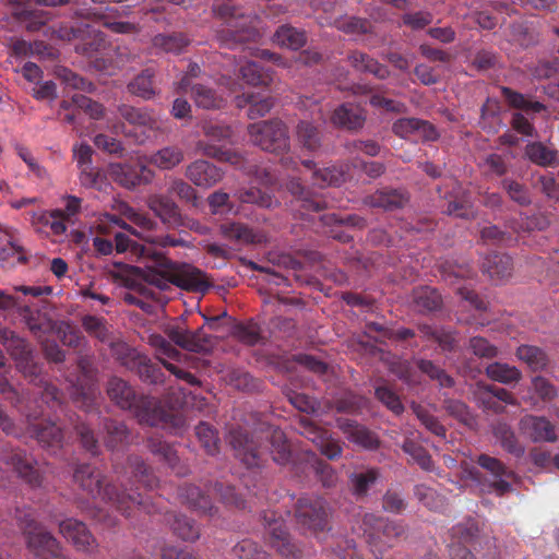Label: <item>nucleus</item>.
Returning a JSON list of instances; mask_svg holds the SVG:
<instances>
[{
    "mask_svg": "<svg viewBox=\"0 0 559 559\" xmlns=\"http://www.w3.org/2000/svg\"><path fill=\"white\" fill-rule=\"evenodd\" d=\"M114 248L117 252H126L130 249L133 254L147 260L144 271L139 266L122 265L120 274H117L121 278H124V275L133 274V272H141L144 281L159 289H167L170 284L193 293H205L210 288L201 270L191 264L174 262L156 248L133 241L127 234L117 233L115 235Z\"/></svg>",
    "mask_w": 559,
    "mask_h": 559,
    "instance_id": "1",
    "label": "nucleus"
},
{
    "mask_svg": "<svg viewBox=\"0 0 559 559\" xmlns=\"http://www.w3.org/2000/svg\"><path fill=\"white\" fill-rule=\"evenodd\" d=\"M227 441L233 447L235 457L249 469L260 468L267 449L276 464L285 465L293 459L292 447L280 428L266 427L260 431H249L240 426L230 427Z\"/></svg>",
    "mask_w": 559,
    "mask_h": 559,
    "instance_id": "2",
    "label": "nucleus"
},
{
    "mask_svg": "<svg viewBox=\"0 0 559 559\" xmlns=\"http://www.w3.org/2000/svg\"><path fill=\"white\" fill-rule=\"evenodd\" d=\"M165 333L167 337L159 334L150 336V344L155 348L157 360L177 378L183 379L190 385H199L200 381L194 374L182 370L177 364L168 361V359H178L180 357L179 349L174 347L171 342L180 348L203 353V350H207L211 346L209 336L203 333L202 329L197 331L188 330L185 322L181 321L171 322L166 325Z\"/></svg>",
    "mask_w": 559,
    "mask_h": 559,
    "instance_id": "3",
    "label": "nucleus"
},
{
    "mask_svg": "<svg viewBox=\"0 0 559 559\" xmlns=\"http://www.w3.org/2000/svg\"><path fill=\"white\" fill-rule=\"evenodd\" d=\"M73 480L88 496L109 502L124 516H131L132 510H142L146 514L156 511V507L150 500V497H143L140 492L119 490L112 483H106L105 475L88 463L76 465Z\"/></svg>",
    "mask_w": 559,
    "mask_h": 559,
    "instance_id": "4",
    "label": "nucleus"
},
{
    "mask_svg": "<svg viewBox=\"0 0 559 559\" xmlns=\"http://www.w3.org/2000/svg\"><path fill=\"white\" fill-rule=\"evenodd\" d=\"M106 391L109 400L122 409H129L141 424L152 427H179L182 418L163 408L155 399L138 394L134 386L120 377H111L107 381Z\"/></svg>",
    "mask_w": 559,
    "mask_h": 559,
    "instance_id": "5",
    "label": "nucleus"
},
{
    "mask_svg": "<svg viewBox=\"0 0 559 559\" xmlns=\"http://www.w3.org/2000/svg\"><path fill=\"white\" fill-rule=\"evenodd\" d=\"M214 11L225 20L216 31V39L224 48L235 49L238 45L257 41L261 37L257 15L242 13L229 2L215 3Z\"/></svg>",
    "mask_w": 559,
    "mask_h": 559,
    "instance_id": "6",
    "label": "nucleus"
},
{
    "mask_svg": "<svg viewBox=\"0 0 559 559\" xmlns=\"http://www.w3.org/2000/svg\"><path fill=\"white\" fill-rule=\"evenodd\" d=\"M362 530L370 551L376 559H382L400 539L406 538L409 528L402 520L367 513L362 515Z\"/></svg>",
    "mask_w": 559,
    "mask_h": 559,
    "instance_id": "7",
    "label": "nucleus"
},
{
    "mask_svg": "<svg viewBox=\"0 0 559 559\" xmlns=\"http://www.w3.org/2000/svg\"><path fill=\"white\" fill-rule=\"evenodd\" d=\"M477 464L486 469L487 473L492 477L491 480H487L481 472L477 467H467L465 473L467 477L481 487L483 491H493L496 496L502 497L504 493L511 492L513 487L509 478L514 477L515 473L508 468L503 461L491 457L489 454H479L476 459Z\"/></svg>",
    "mask_w": 559,
    "mask_h": 559,
    "instance_id": "8",
    "label": "nucleus"
},
{
    "mask_svg": "<svg viewBox=\"0 0 559 559\" xmlns=\"http://www.w3.org/2000/svg\"><path fill=\"white\" fill-rule=\"evenodd\" d=\"M500 92L508 105L511 108L518 109L511 116L513 130L524 136H536V127L526 115L547 112L545 104L530 98V96L512 90L510 86H500Z\"/></svg>",
    "mask_w": 559,
    "mask_h": 559,
    "instance_id": "9",
    "label": "nucleus"
},
{
    "mask_svg": "<svg viewBox=\"0 0 559 559\" xmlns=\"http://www.w3.org/2000/svg\"><path fill=\"white\" fill-rule=\"evenodd\" d=\"M296 523L310 534L319 535L331 528V509L322 497L305 496L297 500Z\"/></svg>",
    "mask_w": 559,
    "mask_h": 559,
    "instance_id": "10",
    "label": "nucleus"
},
{
    "mask_svg": "<svg viewBox=\"0 0 559 559\" xmlns=\"http://www.w3.org/2000/svg\"><path fill=\"white\" fill-rule=\"evenodd\" d=\"M250 141L254 145L260 146L263 151L280 152L288 151L289 148V132L288 128L282 119H269L267 121H260L250 123L248 127Z\"/></svg>",
    "mask_w": 559,
    "mask_h": 559,
    "instance_id": "11",
    "label": "nucleus"
},
{
    "mask_svg": "<svg viewBox=\"0 0 559 559\" xmlns=\"http://www.w3.org/2000/svg\"><path fill=\"white\" fill-rule=\"evenodd\" d=\"M0 344L4 345L16 368L29 381H36L40 373V366L34 361L33 350L25 338L17 335L15 331L0 329Z\"/></svg>",
    "mask_w": 559,
    "mask_h": 559,
    "instance_id": "12",
    "label": "nucleus"
},
{
    "mask_svg": "<svg viewBox=\"0 0 559 559\" xmlns=\"http://www.w3.org/2000/svg\"><path fill=\"white\" fill-rule=\"evenodd\" d=\"M66 206L63 210H43L34 211L31 216V223L40 230L43 226H49L53 235H62L67 233L68 224L73 222L82 207V198L75 195H67L64 198Z\"/></svg>",
    "mask_w": 559,
    "mask_h": 559,
    "instance_id": "13",
    "label": "nucleus"
},
{
    "mask_svg": "<svg viewBox=\"0 0 559 559\" xmlns=\"http://www.w3.org/2000/svg\"><path fill=\"white\" fill-rule=\"evenodd\" d=\"M116 359L129 369L136 372L142 381L148 383L163 382L164 372L158 364L152 362L151 358L129 347L127 344H117L114 348Z\"/></svg>",
    "mask_w": 559,
    "mask_h": 559,
    "instance_id": "14",
    "label": "nucleus"
},
{
    "mask_svg": "<svg viewBox=\"0 0 559 559\" xmlns=\"http://www.w3.org/2000/svg\"><path fill=\"white\" fill-rule=\"evenodd\" d=\"M0 461L11 465L19 478L32 488L41 487L44 484V473L38 468V463L25 450L14 449L9 453L2 450Z\"/></svg>",
    "mask_w": 559,
    "mask_h": 559,
    "instance_id": "15",
    "label": "nucleus"
},
{
    "mask_svg": "<svg viewBox=\"0 0 559 559\" xmlns=\"http://www.w3.org/2000/svg\"><path fill=\"white\" fill-rule=\"evenodd\" d=\"M118 112L128 123L133 127V131H126L127 136H134L138 143H145L159 129V122L144 108H135L132 105L123 104L118 108Z\"/></svg>",
    "mask_w": 559,
    "mask_h": 559,
    "instance_id": "16",
    "label": "nucleus"
},
{
    "mask_svg": "<svg viewBox=\"0 0 559 559\" xmlns=\"http://www.w3.org/2000/svg\"><path fill=\"white\" fill-rule=\"evenodd\" d=\"M264 538L284 557H299V549L290 542L289 533L283 519H278L274 511H265L263 514Z\"/></svg>",
    "mask_w": 559,
    "mask_h": 559,
    "instance_id": "17",
    "label": "nucleus"
},
{
    "mask_svg": "<svg viewBox=\"0 0 559 559\" xmlns=\"http://www.w3.org/2000/svg\"><path fill=\"white\" fill-rule=\"evenodd\" d=\"M109 175L121 187L132 189L139 185L151 182L154 173L141 160H138L136 163L110 164Z\"/></svg>",
    "mask_w": 559,
    "mask_h": 559,
    "instance_id": "18",
    "label": "nucleus"
},
{
    "mask_svg": "<svg viewBox=\"0 0 559 559\" xmlns=\"http://www.w3.org/2000/svg\"><path fill=\"white\" fill-rule=\"evenodd\" d=\"M300 433L312 441L329 460L340 459L343 454V447L338 440L332 439L331 435L324 428L317 426L311 419L302 418L299 420Z\"/></svg>",
    "mask_w": 559,
    "mask_h": 559,
    "instance_id": "19",
    "label": "nucleus"
},
{
    "mask_svg": "<svg viewBox=\"0 0 559 559\" xmlns=\"http://www.w3.org/2000/svg\"><path fill=\"white\" fill-rule=\"evenodd\" d=\"M32 403H28V409L31 413H38L36 417L32 419H25L27 424V430L32 437L43 447L59 448L62 444L64 435L61 427L52 421L36 423V419L43 414V408L37 405L33 408Z\"/></svg>",
    "mask_w": 559,
    "mask_h": 559,
    "instance_id": "20",
    "label": "nucleus"
},
{
    "mask_svg": "<svg viewBox=\"0 0 559 559\" xmlns=\"http://www.w3.org/2000/svg\"><path fill=\"white\" fill-rule=\"evenodd\" d=\"M60 534L70 542L78 551L94 554L99 544L86 524L76 519H66L60 522Z\"/></svg>",
    "mask_w": 559,
    "mask_h": 559,
    "instance_id": "21",
    "label": "nucleus"
},
{
    "mask_svg": "<svg viewBox=\"0 0 559 559\" xmlns=\"http://www.w3.org/2000/svg\"><path fill=\"white\" fill-rule=\"evenodd\" d=\"M286 190L295 198L299 214L307 216L311 212L324 211L328 206L324 198L314 194L309 188L302 183L300 178H289L285 183Z\"/></svg>",
    "mask_w": 559,
    "mask_h": 559,
    "instance_id": "22",
    "label": "nucleus"
},
{
    "mask_svg": "<svg viewBox=\"0 0 559 559\" xmlns=\"http://www.w3.org/2000/svg\"><path fill=\"white\" fill-rule=\"evenodd\" d=\"M519 430L533 442H555L558 440L555 425L544 416L526 414L519 420Z\"/></svg>",
    "mask_w": 559,
    "mask_h": 559,
    "instance_id": "23",
    "label": "nucleus"
},
{
    "mask_svg": "<svg viewBox=\"0 0 559 559\" xmlns=\"http://www.w3.org/2000/svg\"><path fill=\"white\" fill-rule=\"evenodd\" d=\"M392 131L400 138L421 139L423 141H436L439 133L431 122L419 118H399L392 124Z\"/></svg>",
    "mask_w": 559,
    "mask_h": 559,
    "instance_id": "24",
    "label": "nucleus"
},
{
    "mask_svg": "<svg viewBox=\"0 0 559 559\" xmlns=\"http://www.w3.org/2000/svg\"><path fill=\"white\" fill-rule=\"evenodd\" d=\"M190 182L200 188H212L224 178V170L206 159H195L189 165L185 173Z\"/></svg>",
    "mask_w": 559,
    "mask_h": 559,
    "instance_id": "25",
    "label": "nucleus"
},
{
    "mask_svg": "<svg viewBox=\"0 0 559 559\" xmlns=\"http://www.w3.org/2000/svg\"><path fill=\"white\" fill-rule=\"evenodd\" d=\"M178 497L181 502L200 514L213 516L217 511L216 507L213 504L212 497L205 495L202 488L195 485L185 483L183 486L178 488Z\"/></svg>",
    "mask_w": 559,
    "mask_h": 559,
    "instance_id": "26",
    "label": "nucleus"
},
{
    "mask_svg": "<svg viewBox=\"0 0 559 559\" xmlns=\"http://www.w3.org/2000/svg\"><path fill=\"white\" fill-rule=\"evenodd\" d=\"M364 109L350 103L338 105L331 114L334 127L344 128L347 131H359L366 122Z\"/></svg>",
    "mask_w": 559,
    "mask_h": 559,
    "instance_id": "27",
    "label": "nucleus"
},
{
    "mask_svg": "<svg viewBox=\"0 0 559 559\" xmlns=\"http://www.w3.org/2000/svg\"><path fill=\"white\" fill-rule=\"evenodd\" d=\"M123 215L127 219L131 221L138 228L131 227L126 223L121 224V227L129 230L131 234L144 240V245L148 247L155 248L154 245L156 242V237H153L151 230L155 228L156 223L148 215L144 213H140L132 209V206H126L123 210Z\"/></svg>",
    "mask_w": 559,
    "mask_h": 559,
    "instance_id": "28",
    "label": "nucleus"
},
{
    "mask_svg": "<svg viewBox=\"0 0 559 559\" xmlns=\"http://www.w3.org/2000/svg\"><path fill=\"white\" fill-rule=\"evenodd\" d=\"M347 61L355 71L369 73L381 81L391 75L389 67L379 62L378 59L371 57V55L362 52V50H350L347 53Z\"/></svg>",
    "mask_w": 559,
    "mask_h": 559,
    "instance_id": "29",
    "label": "nucleus"
},
{
    "mask_svg": "<svg viewBox=\"0 0 559 559\" xmlns=\"http://www.w3.org/2000/svg\"><path fill=\"white\" fill-rule=\"evenodd\" d=\"M20 316L28 330L36 337H43L52 331L55 322L47 311L39 307L24 306L20 309Z\"/></svg>",
    "mask_w": 559,
    "mask_h": 559,
    "instance_id": "30",
    "label": "nucleus"
},
{
    "mask_svg": "<svg viewBox=\"0 0 559 559\" xmlns=\"http://www.w3.org/2000/svg\"><path fill=\"white\" fill-rule=\"evenodd\" d=\"M147 447L152 454L158 455L159 459L165 461L169 468L179 475V477H185V475H188L189 469L187 465L181 464L174 445L167 443V441H163L159 439V437L152 436L147 440Z\"/></svg>",
    "mask_w": 559,
    "mask_h": 559,
    "instance_id": "31",
    "label": "nucleus"
},
{
    "mask_svg": "<svg viewBox=\"0 0 559 559\" xmlns=\"http://www.w3.org/2000/svg\"><path fill=\"white\" fill-rule=\"evenodd\" d=\"M0 394H3L7 402L10 403L25 419L36 417L38 413H31L29 403H33V395L29 391H19L9 382L8 378H0Z\"/></svg>",
    "mask_w": 559,
    "mask_h": 559,
    "instance_id": "32",
    "label": "nucleus"
},
{
    "mask_svg": "<svg viewBox=\"0 0 559 559\" xmlns=\"http://www.w3.org/2000/svg\"><path fill=\"white\" fill-rule=\"evenodd\" d=\"M524 155L532 164L543 166L544 168H554L559 165V150L554 145H546L542 141L528 142L524 146Z\"/></svg>",
    "mask_w": 559,
    "mask_h": 559,
    "instance_id": "33",
    "label": "nucleus"
},
{
    "mask_svg": "<svg viewBox=\"0 0 559 559\" xmlns=\"http://www.w3.org/2000/svg\"><path fill=\"white\" fill-rule=\"evenodd\" d=\"M58 538L39 523L34 534L28 537L27 549L35 559H48L57 548Z\"/></svg>",
    "mask_w": 559,
    "mask_h": 559,
    "instance_id": "34",
    "label": "nucleus"
},
{
    "mask_svg": "<svg viewBox=\"0 0 559 559\" xmlns=\"http://www.w3.org/2000/svg\"><path fill=\"white\" fill-rule=\"evenodd\" d=\"M148 207L164 224L179 225L181 221L180 210L168 195H152L148 199Z\"/></svg>",
    "mask_w": 559,
    "mask_h": 559,
    "instance_id": "35",
    "label": "nucleus"
},
{
    "mask_svg": "<svg viewBox=\"0 0 559 559\" xmlns=\"http://www.w3.org/2000/svg\"><path fill=\"white\" fill-rule=\"evenodd\" d=\"M337 426L346 435L349 441L365 448H369L370 450H372V448H377L378 439L374 437L373 432H370L368 428L360 426V424L355 421V419L338 418Z\"/></svg>",
    "mask_w": 559,
    "mask_h": 559,
    "instance_id": "36",
    "label": "nucleus"
},
{
    "mask_svg": "<svg viewBox=\"0 0 559 559\" xmlns=\"http://www.w3.org/2000/svg\"><path fill=\"white\" fill-rule=\"evenodd\" d=\"M365 205L382 207L385 211L399 210L408 202V197L400 190H380L367 195L362 200Z\"/></svg>",
    "mask_w": 559,
    "mask_h": 559,
    "instance_id": "37",
    "label": "nucleus"
},
{
    "mask_svg": "<svg viewBox=\"0 0 559 559\" xmlns=\"http://www.w3.org/2000/svg\"><path fill=\"white\" fill-rule=\"evenodd\" d=\"M191 39L186 33H162L152 38V47L162 53L180 55L189 46Z\"/></svg>",
    "mask_w": 559,
    "mask_h": 559,
    "instance_id": "38",
    "label": "nucleus"
},
{
    "mask_svg": "<svg viewBox=\"0 0 559 559\" xmlns=\"http://www.w3.org/2000/svg\"><path fill=\"white\" fill-rule=\"evenodd\" d=\"M166 522L171 526L174 534L183 542H197L201 535V530L195 520L189 519L186 514L168 513Z\"/></svg>",
    "mask_w": 559,
    "mask_h": 559,
    "instance_id": "39",
    "label": "nucleus"
},
{
    "mask_svg": "<svg viewBox=\"0 0 559 559\" xmlns=\"http://www.w3.org/2000/svg\"><path fill=\"white\" fill-rule=\"evenodd\" d=\"M128 473H131L134 480L141 483L144 488L153 489L159 484V480L154 476L152 468H150L145 461L139 457V455L128 456L123 474Z\"/></svg>",
    "mask_w": 559,
    "mask_h": 559,
    "instance_id": "40",
    "label": "nucleus"
},
{
    "mask_svg": "<svg viewBox=\"0 0 559 559\" xmlns=\"http://www.w3.org/2000/svg\"><path fill=\"white\" fill-rule=\"evenodd\" d=\"M483 269L491 280H504L512 275V257L508 253L493 252L486 257Z\"/></svg>",
    "mask_w": 559,
    "mask_h": 559,
    "instance_id": "41",
    "label": "nucleus"
},
{
    "mask_svg": "<svg viewBox=\"0 0 559 559\" xmlns=\"http://www.w3.org/2000/svg\"><path fill=\"white\" fill-rule=\"evenodd\" d=\"M274 44L288 49H300L307 44V35L304 29L296 28V26L285 24L278 26L272 36Z\"/></svg>",
    "mask_w": 559,
    "mask_h": 559,
    "instance_id": "42",
    "label": "nucleus"
},
{
    "mask_svg": "<svg viewBox=\"0 0 559 559\" xmlns=\"http://www.w3.org/2000/svg\"><path fill=\"white\" fill-rule=\"evenodd\" d=\"M296 138L306 150L318 151L323 142V132L314 122L302 119L296 126Z\"/></svg>",
    "mask_w": 559,
    "mask_h": 559,
    "instance_id": "43",
    "label": "nucleus"
},
{
    "mask_svg": "<svg viewBox=\"0 0 559 559\" xmlns=\"http://www.w3.org/2000/svg\"><path fill=\"white\" fill-rule=\"evenodd\" d=\"M219 231L224 238L241 243H259L263 238L261 234L254 233L248 225L234 223V221L223 223L219 227Z\"/></svg>",
    "mask_w": 559,
    "mask_h": 559,
    "instance_id": "44",
    "label": "nucleus"
},
{
    "mask_svg": "<svg viewBox=\"0 0 559 559\" xmlns=\"http://www.w3.org/2000/svg\"><path fill=\"white\" fill-rule=\"evenodd\" d=\"M185 159V151L179 146H164L162 150L155 151L154 154L145 157L148 164L159 169H174L180 162Z\"/></svg>",
    "mask_w": 559,
    "mask_h": 559,
    "instance_id": "45",
    "label": "nucleus"
},
{
    "mask_svg": "<svg viewBox=\"0 0 559 559\" xmlns=\"http://www.w3.org/2000/svg\"><path fill=\"white\" fill-rule=\"evenodd\" d=\"M493 437L501 444L503 450L520 459L525 449L520 444L516 435L508 423H497L493 427Z\"/></svg>",
    "mask_w": 559,
    "mask_h": 559,
    "instance_id": "46",
    "label": "nucleus"
},
{
    "mask_svg": "<svg viewBox=\"0 0 559 559\" xmlns=\"http://www.w3.org/2000/svg\"><path fill=\"white\" fill-rule=\"evenodd\" d=\"M237 105H249L248 117L250 119H257L265 117V115L271 111L274 103L270 96L261 98V96L253 94V92H247V94L237 96Z\"/></svg>",
    "mask_w": 559,
    "mask_h": 559,
    "instance_id": "47",
    "label": "nucleus"
},
{
    "mask_svg": "<svg viewBox=\"0 0 559 559\" xmlns=\"http://www.w3.org/2000/svg\"><path fill=\"white\" fill-rule=\"evenodd\" d=\"M442 299L438 289L419 287L413 290V305L416 311L431 312L441 308Z\"/></svg>",
    "mask_w": 559,
    "mask_h": 559,
    "instance_id": "48",
    "label": "nucleus"
},
{
    "mask_svg": "<svg viewBox=\"0 0 559 559\" xmlns=\"http://www.w3.org/2000/svg\"><path fill=\"white\" fill-rule=\"evenodd\" d=\"M155 71H153L152 68H146L128 83V90L133 95L141 96L143 99H152L156 94V86L153 81Z\"/></svg>",
    "mask_w": 559,
    "mask_h": 559,
    "instance_id": "49",
    "label": "nucleus"
},
{
    "mask_svg": "<svg viewBox=\"0 0 559 559\" xmlns=\"http://www.w3.org/2000/svg\"><path fill=\"white\" fill-rule=\"evenodd\" d=\"M194 104L204 109H219L224 99L212 86L201 84L192 85V95Z\"/></svg>",
    "mask_w": 559,
    "mask_h": 559,
    "instance_id": "50",
    "label": "nucleus"
},
{
    "mask_svg": "<svg viewBox=\"0 0 559 559\" xmlns=\"http://www.w3.org/2000/svg\"><path fill=\"white\" fill-rule=\"evenodd\" d=\"M104 428L106 431L105 444L109 450H116L127 442L129 437V430L123 421L118 419L106 418L104 420Z\"/></svg>",
    "mask_w": 559,
    "mask_h": 559,
    "instance_id": "51",
    "label": "nucleus"
},
{
    "mask_svg": "<svg viewBox=\"0 0 559 559\" xmlns=\"http://www.w3.org/2000/svg\"><path fill=\"white\" fill-rule=\"evenodd\" d=\"M516 357L524 361L532 371H542L548 364L546 353L536 345H520L516 348Z\"/></svg>",
    "mask_w": 559,
    "mask_h": 559,
    "instance_id": "52",
    "label": "nucleus"
},
{
    "mask_svg": "<svg viewBox=\"0 0 559 559\" xmlns=\"http://www.w3.org/2000/svg\"><path fill=\"white\" fill-rule=\"evenodd\" d=\"M380 472L378 468H368L366 472L352 473L348 480L354 496L366 497L371 486L378 481Z\"/></svg>",
    "mask_w": 559,
    "mask_h": 559,
    "instance_id": "53",
    "label": "nucleus"
},
{
    "mask_svg": "<svg viewBox=\"0 0 559 559\" xmlns=\"http://www.w3.org/2000/svg\"><path fill=\"white\" fill-rule=\"evenodd\" d=\"M14 520L21 530L25 544L29 543V537L39 528V522L36 519V511L29 506L16 507L14 510Z\"/></svg>",
    "mask_w": 559,
    "mask_h": 559,
    "instance_id": "54",
    "label": "nucleus"
},
{
    "mask_svg": "<svg viewBox=\"0 0 559 559\" xmlns=\"http://www.w3.org/2000/svg\"><path fill=\"white\" fill-rule=\"evenodd\" d=\"M195 436L209 455H216L219 452V436L216 428L211 424L201 421L195 426Z\"/></svg>",
    "mask_w": 559,
    "mask_h": 559,
    "instance_id": "55",
    "label": "nucleus"
},
{
    "mask_svg": "<svg viewBox=\"0 0 559 559\" xmlns=\"http://www.w3.org/2000/svg\"><path fill=\"white\" fill-rule=\"evenodd\" d=\"M548 219L542 214H520L519 218L509 219L507 226L514 233H531V230H543L548 226Z\"/></svg>",
    "mask_w": 559,
    "mask_h": 559,
    "instance_id": "56",
    "label": "nucleus"
},
{
    "mask_svg": "<svg viewBox=\"0 0 559 559\" xmlns=\"http://www.w3.org/2000/svg\"><path fill=\"white\" fill-rule=\"evenodd\" d=\"M416 367L423 372L425 376L429 377L431 381H436L438 385L443 388L453 386L455 381L444 368L438 366V364L426 360V358H417L415 360Z\"/></svg>",
    "mask_w": 559,
    "mask_h": 559,
    "instance_id": "57",
    "label": "nucleus"
},
{
    "mask_svg": "<svg viewBox=\"0 0 559 559\" xmlns=\"http://www.w3.org/2000/svg\"><path fill=\"white\" fill-rule=\"evenodd\" d=\"M240 75L245 82L253 86H267L272 81V72L261 67L259 62L249 61L240 67Z\"/></svg>",
    "mask_w": 559,
    "mask_h": 559,
    "instance_id": "58",
    "label": "nucleus"
},
{
    "mask_svg": "<svg viewBox=\"0 0 559 559\" xmlns=\"http://www.w3.org/2000/svg\"><path fill=\"white\" fill-rule=\"evenodd\" d=\"M486 374L493 381L502 383L519 382L522 379V371L518 367L498 361L491 362L486 367Z\"/></svg>",
    "mask_w": 559,
    "mask_h": 559,
    "instance_id": "59",
    "label": "nucleus"
},
{
    "mask_svg": "<svg viewBox=\"0 0 559 559\" xmlns=\"http://www.w3.org/2000/svg\"><path fill=\"white\" fill-rule=\"evenodd\" d=\"M73 105L78 109H82L85 114L90 115L93 119H99L104 117V105L96 103L88 96L83 94H74L70 100H62L61 108L70 109Z\"/></svg>",
    "mask_w": 559,
    "mask_h": 559,
    "instance_id": "60",
    "label": "nucleus"
},
{
    "mask_svg": "<svg viewBox=\"0 0 559 559\" xmlns=\"http://www.w3.org/2000/svg\"><path fill=\"white\" fill-rule=\"evenodd\" d=\"M450 533L452 543L461 545L473 544L479 537V524L477 520L467 519L465 522L455 524Z\"/></svg>",
    "mask_w": 559,
    "mask_h": 559,
    "instance_id": "61",
    "label": "nucleus"
},
{
    "mask_svg": "<svg viewBox=\"0 0 559 559\" xmlns=\"http://www.w3.org/2000/svg\"><path fill=\"white\" fill-rule=\"evenodd\" d=\"M305 459L307 464L314 469L323 487H332L336 483L337 476L329 463H325L322 459H319L312 451H306Z\"/></svg>",
    "mask_w": 559,
    "mask_h": 559,
    "instance_id": "62",
    "label": "nucleus"
},
{
    "mask_svg": "<svg viewBox=\"0 0 559 559\" xmlns=\"http://www.w3.org/2000/svg\"><path fill=\"white\" fill-rule=\"evenodd\" d=\"M402 449L405 452V454L412 456V459L415 461L416 464L420 466V468L426 471H432L433 461L431 459V454H429L426 448L418 443V441L409 439V437H406L402 444Z\"/></svg>",
    "mask_w": 559,
    "mask_h": 559,
    "instance_id": "63",
    "label": "nucleus"
},
{
    "mask_svg": "<svg viewBox=\"0 0 559 559\" xmlns=\"http://www.w3.org/2000/svg\"><path fill=\"white\" fill-rule=\"evenodd\" d=\"M235 195L240 202L254 203L262 207H272L276 202L269 192L257 187L240 188Z\"/></svg>",
    "mask_w": 559,
    "mask_h": 559,
    "instance_id": "64",
    "label": "nucleus"
}]
</instances>
